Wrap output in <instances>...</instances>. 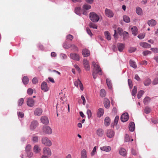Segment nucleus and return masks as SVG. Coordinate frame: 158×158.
Returning a JSON list of instances; mask_svg holds the SVG:
<instances>
[{"mask_svg": "<svg viewBox=\"0 0 158 158\" xmlns=\"http://www.w3.org/2000/svg\"><path fill=\"white\" fill-rule=\"evenodd\" d=\"M89 17L90 19L94 22H98L100 19L99 15L94 12L90 13Z\"/></svg>", "mask_w": 158, "mask_h": 158, "instance_id": "1", "label": "nucleus"}, {"mask_svg": "<svg viewBox=\"0 0 158 158\" xmlns=\"http://www.w3.org/2000/svg\"><path fill=\"white\" fill-rule=\"evenodd\" d=\"M42 142L43 144L48 146H50L52 144L51 141L46 137H44L42 138Z\"/></svg>", "mask_w": 158, "mask_h": 158, "instance_id": "2", "label": "nucleus"}, {"mask_svg": "<svg viewBox=\"0 0 158 158\" xmlns=\"http://www.w3.org/2000/svg\"><path fill=\"white\" fill-rule=\"evenodd\" d=\"M43 131L45 134H50L52 132V130L48 126H44L43 127Z\"/></svg>", "mask_w": 158, "mask_h": 158, "instance_id": "3", "label": "nucleus"}, {"mask_svg": "<svg viewBox=\"0 0 158 158\" xmlns=\"http://www.w3.org/2000/svg\"><path fill=\"white\" fill-rule=\"evenodd\" d=\"M93 76L94 79L96 78L98 75H101L102 74V70H93L92 72Z\"/></svg>", "mask_w": 158, "mask_h": 158, "instance_id": "4", "label": "nucleus"}, {"mask_svg": "<svg viewBox=\"0 0 158 158\" xmlns=\"http://www.w3.org/2000/svg\"><path fill=\"white\" fill-rule=\"evenodd\" d=\"M70 57L71 59L76 61H79L80 59L79 55L78 54L75 53H70Z\"/></svg>", "mask_w": 158, "mask_h": 158, "instance_id": "5", "label": "nucleus"}, {"mask_svg": "<svg viewBox=\"0 0 158 158\" xmlns=\"http://www.w3.org/2000/svg\"><path fill=\"white\" fill-rule=\"evenodd\" d=\"M119 35H123V39L125 40L128 37V33L125 31H123L122 29L119 28Z\"/></svg>", "mask_w": 158, "mask_h": 158, "instance_id": "6", "label": "nucleus"}, {"mask_svg": "<svg viewBox=\"0 0 158 158\" xmlns=\"http://www.w3.org/2000/svg\"><path fill=\"white\" fill-rule=\"evenodd\" d=\"M129 116L127 113L123 114L121 117V120L123 122H127L129 119Z\"/></svg>", "mask_w": 158, "mask_h": 158, "instance_id": "7", "label": "nucleus"}, {"mask_svg": "<svg viewBox=\"0 0 158 158\" xmlns=\"http://www.w3.org/2000/svg\"><path fill=\"white\" fill-rule=\"evenodd\" d=\"M43 153L44 155L50 156L51 155V152L50 149L48 147H45L43 149Z\"/></svg>", "mask_w": 158, "mask_h": 158, "instance_id": "8", "label": "nucleus"}, {"mask_svg": "<svg viewBox=\"0 0 158 158\" xmlns=\"http://www.w3.org/2000/svg\"><path fill=\"white\" fill-rule=\"evenodd\" d=\"M74 84L75 86L77 87H78V85H79L81 90L82 91L83 90V85L79 79H77V81H74Z\"/></svg>", "mask_w": 158, "mask_h": 158, "instance_id": "9", "label": "nucleus"}, {"mask_svg": "<svg viewBox=\"0 0 158 158\" xmlns=\"http://www.w3.org/2000/svg\"><path fill=\"white\" fill-rule=\"evenodd\" d=\"M41 89L44 92H47L49 88L46 82H43L41 85Z\"/></svg>", "mask_w": 158, "mask_h": 158, "instance_id": "10", "label": "nucleus"}, {"mask_svg": "<svg viewBox=\"0 0 158 158\" xmlns=\"http://www.w3.org/2000/svg\"><path fill=\"white\" fill-rule=\"evenodd\" d=\"M38 125V122L36 121H34L31 122L30 126V129L31 130H34L37 127Z\"/></svg>", "mask_w": 158, "mask_h": 158, "instance_id": "11", "label": "nucleus"}, {"mask_svg": "<svg viewBox=\"0 0 158 158\" xmlns=\"http://www.w3.org/2000/svg\"><path fill=\"white\" fill-rule=\"evenodd\" d=\"M105 14L106 16L110 18L113 17L114 15L112 11L111 10L106 8L105 10Z\"/></svg>", "mask_w": 158, "mask_h": 158, "instance_id": "12", "label": "nucleus"}, {"mask_svg": "<svg viewBox=\"0 0 158 158\" xmlns=\"http://www.w3.org/2000/svg\"><path fill=\"white\" fill-rule=\"evenodd\" d=\"M43 110L40 108H37L34 112V114L35 116H40L41 115L42 113Z\"/></svg>", "mask_w": 158, "mask_h": 158, "instance_id": "13", "label": "nucleus"}, {"mask_svg": "<svg viewBox=\"0 0 158 158\" xmlns=\"http://www.w3.org/2000/svg\"><path fill=\"white\" fill-rule=\"evenodd\" d=\"M40 120L41 122L45 124H48L49 121L48 118L46 116H42L41 117Z\"/></svg>", "mask_w": 158, "mask_h": 158, "instance_id": "14", "label": "nucleus"}, {"mask_svg": "<svg viewBox=\"0 0 158 158\" xmlns=\"http://www.w3.org/2000/svg\"><path fill=\"white\" fill-rule=\"evenodd\" d=\"M118 116L117 115L116 116L115 119H114V121L113 123H112L111 124V127H113V128H114L115 127H116V128L117 129H118L117 128V125L118 123Z\"/></svg>", "mask_w": 158, "mask_h": 158, "instance_id": "15", "label": "nucleus"}, {"mask_svg": "<svg viewBox=\"0 0 158 158\" xmlns=\"http://www.w3.org/2000/svg\"><path fill=\"white\" fill-rule=\"evenodd\" d=\"M27 105L29 106L32 107L34 104V101L32 98H29L27 102Z\"/></svg>", "mask_w": 158, "mask_h": 158, "instance_id": "16", "label": "nucleus"}, {"mask_svg": "<svg viewBox=\"0 0 158 158\" xmlns=\"http://www.w3.org/2000/svg\"><path fill=\"white\" fill-rule=\"evenodd\" d=\"M104 106L106 108H108L109 107L110 105V101L107 98H105L103 102Z\"/></svg>", "mask_w": 158, "mask_h": 158, "instance_id": "17", "label": "nucleus"}, {"mask_svg": "<svg viewBox=\"0 0 158 158\" xmlns=\"http://www.w3.org/2000/svg\"><path fill=\"white\" fill-rule=\"evenodd\" d=\"M82 54L84 57L88 56L90 55L89 51L87 49H84L82 51Z\"/></svg>", "mask_w": 158, "mask_h": 158, "instance_id": "18", "label": "nucleus"}, {"mask_svg": "<svg viewBox=\"0 0 158 158\" xmlns=\"http://www.w3.org/2000/svg\"><path fill=\"white\" fill-rule=\"evenodd\" d=\"M104 111L103 109L102 108H99L97 113V117L99 118L102 116L104 114Z\"/></svg>", "mask_w": 158, "mask_h": 158, "instance_id": "19", "label": "nucleus"}, {"mask_svg": "<svg viewBox=\"0 0 158 158\" xmlns=\"http://www.w3.org/2000/svg\"><path fill=\"white\" fill-rule=\"evenodd\" d=\"M114 135V132L113 131L111 130H108L107 132V136L109 138H111Z\"/></svg>", "mask_w": 158, "mask_h": 158, "instance_id": "20", "label": "nucleus"}, {"mask_svg": "<svg viewBox=\"0 0 158 158\" xmlns=\"http://www.w3.org/2000/svg\"><path fill=\"white\" fill-rule=\"evenodd\" d=\"M104 34L106 38L108 40H110L111 39V36L110 33L108 31H105Z\"/></svg>", "mask_w": 158, "mask_h": 158, "instance_id": "21", "label": "nucleus"}, {"mask_svg": "<svg viewBox=\"0 0 158 158\" xmlns=\"http://www.w3.org/2000/svg\"><path fill=\"white\" fill-rule=\"evenodd\" d=\"M33 150L35 153H37L40 152L41 149L38 145H35L34 146L33 148Z\"/></svg>", "mask_w": 158, "mask_h": 158, "instance_id": "22", "label": "nucleus"}, {"mask_svg": "<svg viewBox=\"0 0 158 158\" xmlns=\"http://www.w3.org/2000/svg\"><path fill=\"white\" fill-rule=\"evenodd\" d=\"M129 130L131 131H133L135 129V125L134 122H130L129 125Z\"/></svg>", "mask_w": 158, "mask_h": 158, "instance_id": "23", "label": "nucleus"}, {"mask_svg": "<svg viewBox=\"0 0 158 158\" xmlns=\"http://www.w3.org/2000/svg\"><path fill=\"white\" fill-rule=\"evenodd\" d=\"M148 23L149 26L153 27L154 26L156 23V22L154 19H151L148 22Z\"/></svg>", "mask_w": 158, "mask_h": 158, "instance_id": "24", "label": "nucleus"}, {"mask_svg": "<svg viewBox=\"0 0 158 158\" xmlns=\"http://www.w3.org/2000/svg\"><path fill=\"white\" fill-rule=\"evenodd\" d=\"M139 45L140 46L144 48H150L151 47L150 44L145 42H141L140 43Z\"/></svg>", "mask_w": 158, "mask_h": 158, "instance_id": "25", "label": "nucleus"}, {"mask_svg": "<svg viewBox=\"0 0 158 158\" xmlns=\"http://www.w3.org/2000/svg\"><path fill=\"white\" fill-rule=\"evenodd\" d=\"M119 153L122 156H125L127 155V151L124 148H122L119 151Z\"/></svg>", "mask_w": 158, "mask_h": 158, "instance_id": "26", "label": "nucleus"}, {"mask_svg": "<svg viewBox=\"0 0 158 158\" xmlns=\"http://www.w3.org/2000/svg\"><path fill=\"white\" fill-rule=\"evenodd\" d=\"M110 120L108 117H106L104 120V124L106 126H108L110 124Z\"/></svg>", "mask_w": 158, "mask_h": 158, "instance_id": "27", "label": "nucleus"}, {"mask_svg": "<svg viewBox=\"0 0 158 158\" xmlns=\"http://www.w3.org/2000/svg\"><path fill=\"white\" fill-rule=\"evenodd\" d=\"M104 131L101 128L98 129L97 131V134L99 137H102L103 135Z\"/></svg>", "mask_w": 158, "mask_h": 158, "instance_id": "28", "label": "nucleus"}, {"mask_svg": "<svg viewBox=\"0 0 158 158\" xmlns=\"http://www.w3.org/2000/svg\"><path fill=\"white\" fill-rule=\"evenodd\" d=\"M136 12L137 14L140 15H142L143 14L142 9L139 7H137L136 9Z\"/></svg>", "mask_w": 158, "mask_h": 158, "instance_id": "29", "label": "nucleus"}, {"mask_svg": "<svg viewBox=\"0 0 158 158\" xmlns=\"http://www.w3.org/2000/svg\"><path fill=\"white\" fill-rule=\"evenodd\" d=\"M92 65L94 69H101L98 62H92Z\"/></svg>", "mask_w": 158, "mask_h": 158, "instance_id": "30", "label": "nucleus"}, {"mask_svg": "<svg viewBox=\"0 0 158 158\" xmlns=\"http://www.w3.org/2000/svg\"><path fill=\"white\" fill-rule=\"evenodd\" d=\"M100 149L103 151L106 152H109L111 150V148L110 146H104L100 148Z\"/></svg>", "mask_w": 158, "mask_h": 158, "instance_id": "31", "label": "nucleus"}, {"mask_svg": "<svg viewBox=\"0 0 158 158\" xmlns=\"http://www.w3.org/2000/svg\"><path fill=\"white\" fill-rule=\"evenodd\" d=\"M83 63L85 68H89V61L87 59H84L83 60Z\"/></svg>", "mask_w": 158, "mask_h": 158, "instance_id": "32", "label": "nucleus"}, {"mask_svg": "<svg viewBox=\"0 0 158 158\" xmlns=\"http://www.w3.org/2000/svg\"><path fill=\"white\" fill-rule=\"evenodd\" d=\"M81 10L80 7H76L75 9V12L77 15H80L81 14Z\"/></svg>", "mask_w": 158, "mask_h": 158, "instance_id": "33", "label": "nucleus"}, {"mask_svg": "<svg viewBox=\"0 0 158 158\" xmlns=\"http://www.w3.org/2000/svg\"><path fill=\"white\" fill-rule=\"evenodd\" d=\"M129 63L130 66L133 68L136 69L137 68V65L135 62L132 60H130Z\"/></svg>", "mask_w": 158, "mask_h": 158, "instance_id": "34", "label": "nucleus"}, {"mask_svg": "<svg viewBox=\"0 0 158 158\" xmlns=\"http://www.w3.org/2000/svg\"><path fill=\"white\" fill-rule=\"evenodd\" d=\"M87 152L85 149H83L81 151V158H87Z\"/></svg>", "mask_w": 158, "mask_h": 158, "instance_id": "35", "label": "nucleus"}, {"mask_svg": "<svg viewBox=\"0 0 158 158\" xmlns=\"http://www.w3.org/2000/svg\"><path fill=\"white\" fill-rule=\"evenodd\" d=\"M132 32L133 34L135 35L137 34V28L135 26H134L131 28Z\"/></svg>", "mask_w": 158, "mask_h": 158, "instance_id": "36", "label": "nucleus"}, {"mask_svg": "<svg viewBox=\"0 0 158 158\" xmlns=\"http://www.w3.org/2000/svg\"><path fill=\"white\" fill-rule=\"evenodd\" d=\"M151 82V81L149 78H147L144 82V84L145 86L149 85Z\"/></svg>", "mask_w": 158, "mask_h": 158, "instance_id": "37", "label": "nucleus"}, {"mask_svg": "<svg viewBox=\"0 0 158 158\" xmlns=\"http://www.w3.org/2000/svg\"><path fill=\"white\" fill-rule=\"evenodd\" d=\"M150 98L149 97H146L143 100V103L145 105L148 104L150 101Z\"/></svg>", "mask_w": 158, "mask_h": 158, "instance_id": "38", "label": "nucleus"}, {"mask_svg": "<svg viewBox=\"0 0 158 158\" xmlns=\"http://www.w3.org/2000/svg\"><path fill=\"white\" fill-rule=\"evenodd\" d=\"M22 81L24 85H26L28 83V78L27 76H24L22 79Z\"/></svg>", "mask_w": 158, "mask_h": 158, "instance_id": "39", "label": "nucleus"}, {"mask_svg": "<svg viewBox=\"0 0 158 158\" xmlns=\"http://www.w3.org/2000/svg\"><path fill=\"white\" fill-rule=\"evenodd\" d=\"M123 19L124 22L126 23H128L130 21V18L127 16L124 15L123 17Z\"/></svg>", "mask_w": 158, "mask_h": 158, "instance_id": "40", "label": "nucleus"}, {"mask_svg": "<svg viewBox=\"0 0 158 158\" xmlns=\"http://www.w3.org/2000/svg\"><path fill=\"white\" fill-rule=\"evenodd\" d=\"M106 82L108 88L110 89H111L112 88V84L110 79L107 78L106 80Z\"/></svg>", "mask_w": 158, "mask_h": 158, "instance_id": "41", "label": "nucleus"}, {"mask_svg": "<svg viewBox=\"0 0 158 158\" xmlns=\"http://www.w3.org/2000/svg\"><path fill=\"white\" fill-rule=\"evenodd\" d=\"M151 110V109L148 106H146L144 109V112L146 114L150 113Z\"/></svg>", "mask_w": 158, "mask_h": 158, "instance_id": "42", "label": "nucleus"}, {"mask_svg": "<svg viewBox=\"0 0 158 158\" xmlns=\"http://www.w3.org/2000/svg\"><path fill=\"white\" fill-rule=\"evenodd\" d=\"M91 8L90 5L87 4L84 5L83 6V8L84 10H88L90 9Z\"/></svg>", "mask_w": 158, "mask_h": 158, "instance_id": "43", "label": "nucleus"}, {"mask_svg": "<svg viewBox=\"0 0 158 158\" xmlns=\"http://www.w3.org/2000/svg\"><path fill=\"white\" fill-rule=\"evenodd\" d=\"M137 87L136 86H135L134 87V88H133V89L132 90V92L131 94H132V95H133L134 96H135L136 93H137Z\"/></svg>", "mask_w": 158, "mask_h": 158, "instance_id": "44", "label": "nucleus"}, {"mask_svg": "<svg viewBox=\"0 0 158 158\" xmlns=\"http://www.w3.org/2000/svg\"><path fill=\"white\" fill-rule=\"evenodd\" d=\"M71 44H68L67 43L65 42L64 43L63 46L65 48L68 49L71 47Z\"/></svg>", "mask_w": 158, "mask_h": 158, "instance_id": "45", "label": "nucleus"}, {"mask_svg": "<svg viewBox=\"0 0 158 158\" xmlns=\"http://www.w3.org/2000/svg\"><path fill=\"white\" fill-rule=\"evenodd\" d=\"M144 93V92L143 90H140L139 91L137 94V98L138 99L140 98L142 95Z\"/></svg>", "mask_w": 158, "mask_h": 158, "instance_id": "46", "label": "nucleus"}, {"mask_svg": "<svg viewBox=\"0 0 158 158\" xmlns=\"http://www.w3.org/2000/svg\"><path fill=\"white\" fill-rule=\"evenodd\" d=\"M125 48L124 44L119 43V51L122 52Z\"/></svg>", "mask_w": 158, "mask_h": 158, "instance_id": "47", "label": "nucleus"}, {"mask_svg": "<svg viewBox=\"0 0 158 158\" xmlns=\"http://www.w3.org/2000/svg\"><path fill=\"white\" fill-rule=\"evenodd\" d=\"M100 95L102 97H104L105 96L106 92L104 89H102L100 90Z\"/></svg>", "mask_w": 158, "mask_h": 158, "instance_id": "48", "label": "nucleus"}, {"mask_svg": "<svg viewBox=\"0 0 158 158\" xmlns=\"http://www.w3.org/2000/svg\"><path fill=\"white\" fill-rule=\"evenodd\" d=\"M89 26L90 28H92L94 29H97V26L95 23H90L89 24Z\"/></svg>", "mask_w": 158, "mask_h": 158, "instance_id": "49", "label": "nucleus"}, {"mask_svg": "<svg viewBox=\"0 0 158 158\" xmlns=\"http://www.w3.org/2000/svg\"><path fill=\"white\" fill-rule=\"evenodd\" d=\"M31 147L30 145H27L25 147V151L26 152L31 151Z\"/></svg>", "mask_w": 158, "mask_h": 158, "instance_id": "50", "label": "nucleus"}, {"mask_svg": "<svg viewBox=\"0 0 158 158\" xmlns=\"http://www.w3.org/2000/svg\"><path fill=\"white\" fill-rule=\"evenodd\" d=\"M24 102V99L23 98H20L18 101V105L19 106H21L22 105Z\"/></svg>", "mask_w": 158, "mask_h": 158, "instance_id": "51", "label": "nucleus"}, {"mask_svg": "<svg viewBox=\"0 0 158 158\" xmlns=\"http://www.w3.org/2000/svg\"><path fill=\"white\" fill-rule=\"evenodd\" d=\"M71 49L73 51H77L78 50V48L74 45H71Z\"/></svg>", "mask_w": 158, "mask_h": 158, "instance_id": "52", "label": "nucleus"}, {"mask_svg": "<svg viewBox=\"0 0 158 158\" xmlns=\"http://www.w3.org/2000/svg\"><path fill=\"white\" fill-rule=\"evenodd\" d=\"M87 114L88 115V118H90L92 116V114L91 110H88L87 111Z\"/></svg>", "mask_w": 158, "mask_h": 158, "instance_id": "53", "label": "nucleus"}, {"mask_svg": "<svg viewBox=\"0 0 158 158\" xmlns=\"http://www.w3.org/2000/svg\"><path fill=\"white\" fill-rule=\"evenodd\" d=\"M17 114L19 118H23L24 116V114L23 113L21 112H18L17 113Z\"/></svg>", "mask_w": 158, "mask_h": 158, "instance_id": "54", "label": "nucleus"}, {"mask_svg": "<svg viewBox=\"0 0 158 158\" xmlns=\"http://www.w3.org/2000/svg\"><path fill=\"white\" fill-rule=\"evenodd\" d=\"M32 140L33 141L34 143L37 142L38 141V138L37 136H34L32 137Z\"/></svg>", "mask_w": 158, "mask_h": 158, "instance_id": "55", "label": "nucleus"}, {"mask_svg": "<svg viewBox=\"0 0 158 158\" xmlns=\"http://www.w3.org/2000/svg\"><path fill=\"white\" fill-rule=\"evenodd\" d=\"M136 50V48L134 47H131L129 50L128 51L130 53H132L135 52Z\"/></svg>", "mask_w": 158, "mask_h": 158, "instance_id": "56", "label": "nucleus"}, {"mask_svg": "<svg viewBox=\"0 0 158 158\" xmlns=\"http://www.w3.org/2000/svg\"><path fill=\"white\" fill-rule=\"evenodd\" d=\"M33 89L31 88H29L27 90V93L29 95H31L33 93Z\"/></svg>", "mask_w": 158, "mask_h": 158, "instance_id": "57", "label": "nucleus"}, {"mask_svg": "<svg viewBox=\"0 0 158 158\" xmlns=\"http://www.w3.org/2000/svg\"><path fill=\"white\" fill-rule=\"evenodd\" d=\"M96 149L97 147L96 146H95L94 147L92 151L91 152V156H93L95 154L96 150Z\"/></svg>", "mask_w": 158, "mask_h": 158, "instance_id": "58", "label": "nucleus"}, {"mask_svg": "<svg viewBox=\"0 0 158 158\" xmlns=\"http://www.w3.org/2000/svg\"><path fill=\"white\" fill-rule=\"evenodd\" d=\"M130 137L129 135L127 134L125 135L124 140L126 142H129L130 140Z\"/></svg>", "mask_w": 158, "mask_h": 158, "instance_id": "59", "label": "nucleus"}, {"mask_svg": "<svg viewBox=\"0 0 158 158\" xmlns=\"http://www.w3.org/2000/svg\"><path fill=\"white\" fill-rule=\"evenodd\" d=\"M145 34L144 33L140 34H139L138 37L140 39H142L144 37Z\"/></svg>", "mask_w": 158, "mask_h": 158, "instance_id": "60", "label": "nucleus"}, {"mask_svg": "<svg viewBox=\"0 0 158 158\" xmlns=\"http://www.w3.org/2000/svg\"><path fill=\"white\" fill-rule=\"evenodd\" d=\"M66 38L67 39L71 41L73 38V36L71 35H69L66 36Z\"/></svg>", "mask_w": 158, "mask_h": 158, "instance_id": "61", "label": "nucleus"}, {"mask_svg": "<svg viewBox=\"0 0 158 158\" xmlns=\"http://www.w3.org/2000/svg\"><path fill=\"white\" fill-rule=\"evenodd\" d=\"M86 30L87 33L91 36V37L92 35H93L92 33L91 32L89 28L88 27H87L86 28Z\"/></svg>", "mask_w": 158, "mask_h": 158, "instance_id": "62", "label": "nucleus"}, {"mask_svg": "<svg viewBox=\"0 0 158 158\" xmlns=\"http://www.w3.org/2000/svg\"><path fill=\"white\" fill-rule=\"evenodd\" d=\"M128 84L130 88H132L133 86L132 81L131 80L128 79Z\"/></svg>", "mask_w": 158, "mask_h": 158, "instance_id": "63", "label": "nucleus"}, {"mask_svg": "<svg viewBox=\"0 0 158 158\" xmlns=\"http://www.w3.org/2000/svg\"><path fill=\"white\" fill-rule=\"evenodd\" d=\"M151 52L150 51H144L143 52V54L144 56H146L148 54H151Z\"/></svg>", "mask_w": 158, "mask_h": 158, "instance_id": "64", "label": "nucleus"}]
</instances>
